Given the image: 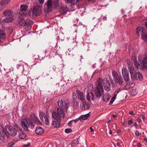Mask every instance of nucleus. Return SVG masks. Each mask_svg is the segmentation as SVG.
I'll list each match as a JSON object with an SVG mask.
<instances>
[{
	"instance_id": "obj_1",
	"label": "nucleus",
	"mask_w": 147,
	"mask_h": 147,
	"mask_svg": "<svg viewBox=\"0 0 147 147\" xmlns=\"http://www.w3.org/2000/svg\"><path fill=\"white\" fill-rule=\"evenodd\" d=\"M98 84L94 89V93L96 97L99 98L104 94V89L102 86L103 84L105 90L109 91L111 89L110 84L107 78L102 79L99 78L97 80Z\"/></svg>"
},
{
	"instance_id": "obj_2",
	"label": "nucleus",
	"mask_w": 147,
	"mask_h": 147,
	"mask_svg": "<svg viewBox=\"0 0 147 147\" xmlns=\"http://www.w3.org/2000/svg\"><path fill=\"white\" fill-rule=\"evenodd\" d=\"M59 7L58 0H47V3L44 5V11L46 13H49L53 8Z\"/></svg>"
},
{
	"instance_id": "obj_3",
	"label": "nucleus",
	"mask_w": 147,
	"mask_h": 147,
	"mask_svg": "<svg viewBox=\"0 0 147 147\" xmlns=\"http://www.w3.org/2000/svg\"><path fill=\"white\" fill-rule=\"evenodd\" d=\"M21 125L22 128L26 131H28V128H32L34 126L32 120L28 117L22 119Z\"/></svg>"
},
{
	"instance_id": "obj_4",
	"label": "nucleus",
	"mask_w": 147,
	"mask_h": 147,
	"mask_svg": "<svg viewBox=\"0 0 147 147\" xmlns=\"http://www.w3.org/2000/svg\"><path fill=\"white\" fill-rule=\"evenodd\" d=\"M18 129V127L16 125H14V127L8 125H6L5 127V130L8 132L9 131L11 136H15L17 134Z\"/></svg>"
},
{
	"instance_id": "obj_5",
	"label": "nucleus",
	"mask_w": 147,
	"mask_h": 147,
	"mask_svg": "<svg viewBox=\"0 0 147 147\" xmlns=\"http://www.w3.org/2000/svg\"><path fill=\"white\" fill-rule=\"evenodd\" d=\"M112 75L115 84L119 85L123 84V78L121 76L119 75L117 71L115 70L113 71Z\"/></svg>"
},
{
	"instance_id": "obj_6",
	"label": "nucleus",
	"mask_w": 147,
	"mask_h": 147,
	"mask_svg": "<svg viewBox=\"0 0 147 147\" xmlns=\"http://www.w3.org/2000/svg\"><path fill=\"white\" fill-rule=\"evenodd\" d=\"M57 113L56 112L52 113V116L55 119H57L58 121L61 120V118L64 117L65 113L63 109L59 108L57 109Z\"/></svg>"
},
{
	"instance_id": "obj_7",
	"label": "nucleus",
	"mask_w": 147,
	"mask_h": 147,
	"mask_svg": "<svg viewBox=\"0 0 147 147\" xmlns=\"http://www.w3.org/2000/svg\"><path fill=\"white\" fill-rule=\"evenodd\" d=\"M58 104L60 108L62 109L66 110L68 107V102L67 101H64L61 99L59 100Z\"/></svg>"
},
{
	"instance_id": "obj_8",
	"label": "nucleus",
	"mask_w": 147,
	"mask_h": 147,
	"mask_svg": "<svg viewBox=\"0 0 147 147\" xmlns=\"http://www.w3.org/2000/svg\"><path fill=\"white\" fill-rule=\"evenodd\" d=\"M9 134L8 132L5 131V128L3 129L0 128V140H3L6 137H9Z\"/></svg>"
},
{
	"instance_id": "obj_9",
	"label": "nucleus",
	"mask_w": 147,
	"mask_h": 147,
	"mask_svg": "<svg viewBox=\"0 0 147 147\" xmlns=\"http://www.w3.org/2000/svg\"><path fill=\"white\" fill-rule=\"evenodd\" d=\"M128 69L131 75V77L133 81L135 80V76L136 74V71L133 66H130V64L128 65Z\"/></svg>"
},
{
	"instance_id": "obj_10",
	"label": "nucleus",
	"mask_w": 147,
	"mask_h": 147,
	"mask_svg": "<svg viewBox=\"0 0 147 147\" xmlns=\"http://www.w3.org/2000/svg\"><path fill=\"white\" fill-rule=\"evenodd\" d=\"M122 74L124 79L126 81H128L129 79V72L127 69L126 68H123L122 70Z\"/></svg>"
},
{
	"instance_id": "obj_11",
	"label": "nucleus",
	"mask_w": 147,
	"mask_h": 147,
	"mask_svg": "<svg viewBox=\"0 0 147 147\" xmlns=\"http://www.w3.org/2000/svg\"><path fill=\"white\" fill-rule=\"evenodd\" d=\"M76 93L78 96V99L80 100L82 102H84L85 100V95L84 94L78 90H76Z\"/></svg>"
},
{
	"instance_id": "obj_12",
	"label": "nucleus",
	"mask_w": 147,
	"mask_h": 147,
	"mask_svg": "<svg viewBox=\"0 0 147 147\" xmlns=\"http://www.w3.org/2000/svg\"><path fill=\"white\" fill-rule=\"evenodd\" d=\"M11 0H1L0 2V11L2 10Z\"/></svg>"
},
{
	"instance_id": "obj_13",
	"label": "nucleus",
	"mask_w": 147,
	"mask_h": 147,
	"mask_svg": "<svg viewBox=\"0 0 147 147\" xmlns=\"http://www.w3.org/2000/svg\"><path fill=\"white\" fill-rule=\"evenodd\" d=\"M32 23V22L31 20L29 19H27L25 21H24V22L23 24L24 25L26 29L28 30L32 28L31 24Z\"/></svg>"
},
{
	"instance_id": "obj_14",
	"label": "nucleus",
	"mask_w": 147,
	"mask_h": 147,
	"mask_svg": "<svg viewBox=\"0 0 147 147\" xmlns=\"http://www.w3.org/2000/svg\"><path fill=\"white\" fill-rule=\"evenodd\" d=\"M141 64L139 68V69H144L147 68V57H145L143 59Z\"/></svg>"
},
{
	"instance_id": "obj_15",
	"label": "nucleus",
	"mask_w": 147,
	"mask_h": 147,
	"mask_svg": "<svg viewBox=\"0 0 147 147\" xmlns=\"http://www.w3.org/2000/svg\"><path fill=\"white\" fill-rule=\"evenodd\" d=\"M32 13L35 16L39 15L41 14V10L38 7H35L33 9Z\"/></svg>"
},
{
	"instance_id": "obj_16",
	"label": "nucleus",
	"mask_w": 147,
	"mask_h": 147,
	"mask_svg": "<svg viewBox=\"0 0 147 147\" xmlns=\"http://www.w3.org/2000/svg\"><path fill=\"white\" fill-rule=\"evenodd\" d=\"M82 102V103L81 107L82 110H87L90 109V105L89 104L86 102Z\"/></svg>"
},
{
	"instance_id": "obj_17",
	"label": "nucleus",
	"mask_w": 147,
	"mask_h": 147,
	"mask_svg": "<svg viewBox=\"0 0 147 147\" xmlns=\"http://www.w3.org/2000/svg\"><path fill=\"white\" fill-rule=\"evenodd\" d=\"M94 94L92 92H90L87 93L86 96L87 100L88 101H90L91 100H93L94 99Z\"/></svg>"
},
{
	"instance_id": "obj_18",
	"label": "nucleus",
	"mask_w": 147,
	"mask_h": 147,
	"mask_svg": "<svg viewBox=\"0 0 147 147\" xmlns=\"http://www.w3.org/2000/svg\"><path fill=\"white\" fill-rule=\"evenodd\" d=\"M13 20V16H9L3 19L2 22L3 23H8L11 22Z\"/></svg>"
},
{
	"instance_id": "obj_19",
	"label": "nucleus",
	"mask_w": 147,
	"mask_h": 147,
	"mask_svg": "<svg viewBox=\"0 0 147 147\" xmlns=\"http://www.w3.org/2000/svg\"><path fill=\"white\" fill-rule=\"evenodd\" d=\"M44 131L43 129L40 127H37L35 130V133L37 135H41Z\"/></svg>"
},
{
	"instance_id": "obj_20",
	"label": "nucleus",
	"mask_w": 147,
	"mask_h": 147,
	"mask_svg": "<svg viewBox=\"0 0 147 147\" xmlns=\"http://www.w3.org/2000/svg\"><path fill=\"white\" fill-rule=\"evenodd\" d=\"M58 121L57 119L53 120L51 123L52 125L54 127H58L60 126V121Z\"/></svg>"
},
{
	"instance_id": "obj_21",
	"label": "nucleus",
	"mask_w": 147,
	"mask_h": 147,
	"mask_svg": "<svg viewBox=\"0 0 147 147\" xmlns=\"http://www.w3.org/2000/svg\"><path fill=\"white\" fill-rule=\"evenodd\" d=\"M3 15L5 16H13V14L12 13L11 11L9 10H5L3 13Z\"/></svg>"
},
{
	"instance_id": "obj_22",
	"label": "nucleus",
	"mask_w": 147,
	"mask_h": 147,
	"mask_svg": "<svg viewBox=\"0 0 147 147\" xmlns=\"http://www.w3.org/2000/svg\"><path fill=\"white\" fill-rule=\"evenodd\" d=\"M135 80H139L140 81H142L143 80V76L142 74L139 72H137L136 73L135 76Z\"/></svg>"
},
{
	"instance_id": "obj_23",
	"label": "nucleus",
	"mask_w": 147,
	"mask_h": 147,
	"mask_svg": "<svg viewBox=\"0 0 147 147\" xmlns=\"http://www.w3.org/2000/svg\"><path fill=\"white\" fill-rule=\"evenodd\" d=\"M24 22V20L22 18H18L17 20V23L18 26L22 25Z\"/></svg>"
},
{
	"instance_id": "obj_24",
	"label": "nucleus",
	"mask_w": 147,
	"mask_h": 147,
	"mask_svg": "<svg viewBox=\"0 0 147 147\" xmlns=\"http://www.w3.org/2000/svg\"><path fill=\"white\" fill-rule=\"evenodd\" d=\"M132 60L134 62L135 66L137 68H139V67L140 66V64L137 62L136 57L135 56H133L132 57Z\"/></svg>"
},
{
	"instance_id": "obj_25",
	"label": "nucleus",
	"mask_w": 147,
	"mask_h": 147,
	"mask_svg": "<svg viewBox=\"0 0 147 147\" xmlns=\"http://www.w3.org/2000/svg\"><path fill=\"white\" fill-rule=\"evenodd\" d=\"M145 31V29L143 27L140 26L138 27L136 30V33L138 35H139L140 32H141L142 34Z\"/></svg>"
},
{
	"instance_id": "obj_26",
	"label": "nucleus",
	"mask_w": 147,
	"mask_h": 147,
	"mask_svg": "<svg viewBox=\"0 0 147 147\" xmlns=\"http://www.w3.org/2000/svg\"><path fill=\"white\" fill-rule=\"evenodd\" d=\"M57 50H56L55 49L53 48L50 52L48 56L49 57H52L53 55H56L57 54Z\"/></svg>"
},
{
	"instance_id": "obj_27",
	"label": "nucleus",
	"mask_w": 147,
	"mask_h": 147,
	"mask_svg": "<svg viewBox=\"0 0 147 147\" xmlns=\"http://www.w3.org/2000/svg\"><path fill=\"white\" fill-rule=\"evenodd\" d=\"M103 95L104 96H103V101L105 102L108 101L110 99V95L108 94H106L105 95L104 94Z\"/></svg>"
},
{
	"instance_id": "obj_28",
	"label": "nucleus",
	"mask_w": 147,
	"mask_h": 147,
	"mask_svg": "<svg viewBox=\"0 0 147 147\" xmlns=\"http://www.w3.org/2000/svg\"><path fill=\"white\" fill-rule=\"evenodd\" d=\"M134 84H133V85L132 86H131L130 85V84H126V85L124 86V89L126 90H129L133 88L134 87Z\"/></svg>"
},
{
	"instance_id": "obj_29",
	"label": "nucleus",
	"mask_w": 147,
	"mask_h": 147,
	"mask_svg": "<svg viewBox=\"0 0 147 147\" xmlns=\"http://www.w3.org/2000/svg\"><path fill=\"white\" fill-rule=\"evenodd\" d=\"M6 37V35L3 30H0V38L4 39Z\"/></svg>"
},
{
	"instance_id": "obj_30",
	"label": "nucleus",
	"mask_w": 147,
	"mask_h": 147,
	"mask_svg": "<svg viewBox=\"0 0 147 147\" xmlns=\"http://www.w3.org/2000/svg\"><path fill=\"white\" fill-rule=\"evenodd\" d=\"M90 116L89 113H88L86 114L81 115L80 116V119H82L83 120H85L87 119Z\"/></svg>"
},
{
	"instance_id": "obj_31",
	"label": "nucleus",
	"mask_w": 147,
	"mask_h": 147,
	"mask_svg": "<svg viewBox=\"0 0 147 147\" xmlns=\"http://www.w3.org/2000/svg\"><path fill=\"white\" fill-rule=\"evenodd\" d=\"M27 9V6L26 5H22L20 7V11H25Z\"/></svg>"
},
{
	"instance_id": "obj_32",
	"label": "nucleus",
	"mask_w": 147,
	"mask_h": 147,
	"mask_svg": "<svg viewBox=\"0 0 147 147\" xmlns=\"http://www.w3.org/2000/svg\"><path fill=\"white\" fill-rule=\"evenodd\" d=\"M26 134L23 132H21L19 134V137L21 139H25L26 138Z\"/></svg>"
},
{
	"instance_id": "obj_33",
	"label": "nucleus",
	"mask_w": 147,
	"mask_h": 147,
	"mask_svg": "<svg viewBox=\"0 0 147 147\" xmlns=\"http://www.w3.org/2000/svg\"><path fill=\"white\" fill-rule=\"evenodd\" d=\"M33 120L34 123L37 125H42V123L40 121L37 117L35 119H34Z\"/></svg>"
},
{
	"instance_id": "obj_34",
	"label": "nucleus",
	"mask_w": 147,
	"mask_h": 147,
	"mask_svg": "<svg viewBox=\"0 0 147 147\" xmlns=\"http://www.w3.org/2000/svg\"><path fill=\"white\" fill-rule=\"evenodd\" d=\"M72 104L74 108H77L79 107V103L77 101H74L72 102Z\"/></svg>"
},
{
	"instance_id": "obj_35",
	"label": "nucleus",
	"mask_w": 147,
	"mask_h": 147,
	"mask_svg": "<svg viewBox=\"0 0 147 147\" xmlns=\"http://www.w3.org/2000/svg\"><path fill=\"white\" fill-rule=\"evenodd\" d=\"M53 48V47L51 46H50L49 47L47 48L45 51V54H47V55L48 56L50 52L51 51V50H52Z\"/></svg>"
},
{
	"instance_id": "obj_36",
	"label": "nucleus",
	"mask_w": 147,
	"mask_h": 147,
	"mask_svg": "<svg viewBox=\"0 0 147 147\" xmlns=\"http://www.w3.org/2000/svg\"><path fill=\"white\" fill-rule=\"evenodd\" d=\"M49 116L48 115H46L45 116L44 118L45 119V123L47 125H49Z\"/></svg>"
},
{
	"instance_id": "obj_37",
	"label": "nucleus",
	"mask_w": 147,
	"mask_h": 147,
	"mask_svg": "<svg viewBox=\"0 0 147 147\" xmlns=\"http://www.w3.org/2000/svg\"><path fill=\"white\" fill-rule=\"evenodd\" d=\"M142 37L145 41H147V32L146 33L141 34Z\"/></svg>"
},
{
	"instance_id": "obj_38",
	"label": "nucleus",
	"mask_w": 147,
	"mask_h": 147,
	"mask_svg": "<svg viewBox=\"0 0 147 147\" xmlns=\"http://www.w3.org/2000/svg\"><path fill=\"white\" fill-rule=\"evenodd\" d=\"M39 115L40 117L41 120L43 119V117L45 116V113L42 111H41L39 113Z\"/></svg>"
},
{
	"instance_id": "obj_39",
	"label": "nucleus",
	"mask_w": 147,
	"mask_h": 147,
	"mask_svg": "<svg viewBox=\"0 0 147 147\" xmlns=\"http://www.w3.org/2000/svg\"><path fill=\"white\" fill-rule=\"evenodd\" d=\"M30 116L32 119L33 120L36 117V116L35 114L33 112L31 113L30 114Z\"/></svg>"
},
{
	"instance_id": "obj_40",
	"label": "nucleus",
	"mask_w": 147,
	"mask_h": 147,
	"mask_svg": "<svg viewBox=\"0 0 147 147\" xmlns=\"http://www.w3.org/2000/svg\"><path fill=\"white\" fill-rule=\"evenodd\" d=\"M7 30L9 33L11 34L13 30L12 27L11 26H9L7 28Z\"/></svg>"
},
{
	"instance_id": "obj_41",
	"label": "nucleus",
	"mask_w": 147,
	"mask_h": 147,
	"mask_svg": "<svg viewBox=\"0 0 147 147\" xmlns=\"http://www.w3.org/2000/svg\"><path fill=\"white\" fill-rule=\"evenodd\" d=\"M116 98V95H115L112 98L111 101L110 102V104H111L113 103L114 101L115 100V99Z\"/></svg>"
},
{
	"instance_id": "obj_42",
	"label": "nucleus",
	"mask_w": 147,
	"mask_h": 147,
	"mask_svg": "<svg viewBox=\"0 0 147 147\" xmlns=\"http://www.w3.org/2000/svg\"><path fill=\"white\" fill-rule=\"evenodd\" d=\"M72 131V130L70 128L66 129H65V132L66 133L68 134Z\"/></svg>"
},
{
	"instance_id": "obj_43",
	"label": "nucleus",
	"mask_w": 147,
	"mask_h": 147,
	"mask_svg": "<svg viewBox=\"0 0 147 147\" xmlns=\"http://www.w3.org/2000/svg\"><path fill=\"white\" fill-rule=\"evenodd\" d=\"M14 144L13 142H11L10 143L8 144L7 147H12Z\"/></svg>"
},
{
	"instance_id": "obj_44",
	"label": "nucleus",
	"mask_w": 147,
	"mask_h": 147,
	"mask_svg": "<svg viewBox=\"0 0 147 147\" xmlns=\"http://www.w3.org/2000/svg\"><path fill=\"white\" fill-rule=\"evenodd\" d=\"M74 0H65V2L66 3H67L68 4L69 3H72L73 1Z\"/></svg>"
},
{
	"instance_id": "obj_45",
	"label": "nucleus",
	"mask_w": 147,
	"mask_h": 147,
	"mask_svg": "<svg viewBox=\"0 0 147 147\" xmlns=\"http://www.w3.org/2000/svg\"><path fill=\"white\" fill-rule=\"evenodd\" d=\"M135 134L136 136H139L140 134H141L140 133V134L139 131L138 130H136L135 132Z\"/></svg>"
},
{
	"instance_id": "obj_46",
	"label": "nucleus",
	"mask_w": 147,
	"mask_h": 147,
	"mask_svg": "<svg viewBox=\"0 0 147 147\" xmlns=\"http://www.w3.org/2000/svg\"><path fill=\"white\" fill-rule=\"evenodd\" d=\"M30 143H28L26 144H24L23 145V147H29L30 145Z\"/></svg>"
},
{
	"instance_id": "obj_47",
	"label": "nucleus",
	"mask_w": 147,
	"mask_h": 147,
	"mask_svg": "<svg viewBox=\"0 0 147 147\" xmlns=\"http://www.w3.org/2000/svg\"><path fill=\"white\" fill-rule=\"evenodd\" d=\"M80 119V117H79V118L76 119L74 120H72V121H73V122H74L75 123H76Z\"/></svg>"
},
{
	"instance_id": "obj_48",
	"label": "nucleus",
	"mask_w": 147,
	"mask_h": 147,
	"mask_svg": "<svg viewBox=\"0 0 147 147\" xmlns=\"http://www.w3.org/2000/svg\"><path fill=\"white\" fill-rule=\"evenodd\" d=\"M133 123V122L132 121L129 120L128 121V124L129 125H131Z\"/></svg>"
},
{
	"instance_id": "obj_49",
	"label": "nucleus",
	"mask_w": 147,
	"mask_h": 147,
	"mask_svg": "<svg viewBox=\"0 0 147 147\" xmlns=\"http://www.w3.org/2000/svg\"><path fill=\"white\" fill-rule=\"evenodd\" d=\"M137 146L138 147H142V144L140 143H138L137 144Z\"/></svg>"
},
{
	"instance_id": "obj_50",
	"label": "nucleus",
	"mask_w": 147,
	"mask_h": 147,
	"mask_svg": "<svg viewBox=\"0 0 147 147\" xmlns=\"http://www.w3.org/2000/svg\"><path fill=\"white\" fill-rule=\"evenodd\" d=\"M39 2L41 4H42L44 2V0H38Z\"/></svg>"
},
{
	"instance_id": "obj_51",
	"label": "nucleus",
	"mask_w": 147,
	"mask_h": 147,
	"mask_svg": "<svg viewBox=\"0 0 147 147\" xmlns=\"http://www.w3.org/2000/svg\"><path fill=\"white\" fill-rule=\"evenodd\" d=\"M144 24L146 28L147 29V20H146V21L145 22Z\"/></svg>"
},
{
	"instance_id": "obj_52",
	"label": "nucleus",
	"mask_w": 147,
	"mask_h": 147,
	"mask_svg": "<svg viewBox=\"0 0 147 147\" xmlns=\"http://www.w3.org/2000/svg\"><path fill=\"white\" fill-rule=\"evenodd\" d=\"M72 122H73V121H70L68 123V125L69 126H71V123H72Z\"/></svg>"
},
{
	"instance_id": "obj_53",
	"label": "nucleus",
	"mask_w": 147,
	"mask_h": 147,
	"mask_svg": "<svg viewBox=\"0 0 147 147\" xmlns=\"http://www.w3.org/2000/svg\"><path fill=\"white\" fill-rule=\"evenodd\" d=\"M90 130L91 132H92L94 130L93 127H90Z\"/></svg>"
},
{
	"instance_id": "obj_54",
	"label": "nucleus",
	"mask_w": 147,
	"mask_h": 147,
	"mask_svg": "<svg viewBox=\"0 0 147 147\" xmlns=\"http://www.w3.org/2000/svg\"><path fill=\"white\" fill-rule=\"evenodd\" d=\"M133 125L135 127H137L138 126V125L137 124V123L136 122L134 123Z\"/></svg>"
},
{
	"instance_id": "obj_55",
	"label": "nucleus",
	"mask_w": 147,
	"mask_h": 147,
	"mask_svg": "<svg viewBox=\"0 0 147 147\" xmlns=\"http://www.w3.org/2000/svg\"><path fill=\"white\" fill-rule=\"evenodd\" d=\"M132 49V48H131V47H129V52H131V51Z\"/></svg>"
},
{
	"instance_id": "obj_56",
	"label": "nucleus",
	"mask_w": 147,
	"mask_h": 147,
	"mask_svg": "<svg viewBox=\"0 0 147 147\" xmlns=\"http://www.w3.org/2000/svg\"><path fill=\"white\" fill-rule=\"evenodd\" d=\"M129 113L130 115H134V112L132 111H130L129 112Z\"/></svg>"
},
{
	"instance_id": "obj_57",
	"label": "nucleus",
	"mask_w": 147,
	"mask_h": 147,
	"mask_svg": "<svg viewBox=\"0 0 147 147\" xmlns=\"http://www.w3.org/2000/svg\"><path fill=\"white\" fill-rule=\"evenodd\" d=\"M113 117L114 118V119H115L116 118H117V115H116V114H114V115H113Z\"/></svg>"
},
{
	"instance_id": "obj_58",
	"label": "nucleus",
	"mask_w": 147,
	"mask_h": 147,
	"mask_svg": "<svg viewBox=\"0 0 147 147\" xmlns=\"http://www.w3.org/2000/svg\"><path fill=\"white\" fill-rule=\"evenodd\" d=\"M121 129H118L117 130V132L118 133H119L121 132Z\"/></svg>"
},
{
	"instance_id": "obj_59",
	"label": "nucleus",
	"mask_w": 147,
	"mask_h": 147,
	"mask_svg": "<svg viewBox=\"0 0 147 147\" xmlns=\"http://www.w3.org/2000/svg\"><path fill=\"white\" fill-rule=\"evenodd\" d=\"M102 18H98V23L99 22H100L102 20Z\"/></svg>"
},
{
	"instance_id": "obj_60",
	"label": "nucleus",
	"mask_w": 147,
	"mask_h": 147,
	"mask_svg": "<svg viewBox=\"0 0 147 147\" xmlns=\"http://www.w3.org/2000/svg\"><path fill=\"white\" fill-rule=\"evenodd\" d=\"M107 19V18L106 17L104 16L103 17V19L104 20H106Z\"/></svg>"
},
{
	"instance_id": "obj_61",
	"label": "nucleus",
	"mask_w": 147,
	"mask_h": 147,
	"mask_svg": "<svg viewBox=\"0 0 147 147\" xmlns=\"http://www.w3.org/2000/svg\"><path fill=\"white\" fill-rule=\"evenodd\" d=\"M144 140L146 142H147V138H144Z\"/></svg>"
},
{
	"instance_id": "obj_62",
	"label": "nucleus",
	"mask_w": 147,
	"mask_h": 147,
	"mask_svg": "<svg viewBox=\"0 0 147 147\" xmlns=\"http://www.w3.org/2000/svg\"><path fill=\"white\" fill-rule=\"evenodd\" d=\"M112 133H113L112 131L111 130H110L109 131V134H112Z\"/></svg>"
},
{
	"instance_id": "obj_63",
	"label": "nucleus",
	"mask_w": 147,
	"mask_h": 147,
	"mask_svg": "<svg viewBox=\"0 0 147 147\" xmlns=\"http://www.w3.org/2000/svg\"><path fill=\"white\" fill-rule=\"evenodd\" d=\"M126 124V122H124L123 123V125L124 126Z\"/></svg>"
},
{
	"instance_id": "obj_64",
	"label": "nucleus",
	"mask_w": 147,
	"mask_h": 147,
	"mask_svg": "<svg viewBox=\"0 0 147 147\" xmlns=\"http://www.w3.org/2000/svg\"><path fill=\"white\" fill-rule=\"evenodd\" d=\"M142 117V119H145V117H144V116L142 115H141Z\"/></svg>"
}]
</instances>
